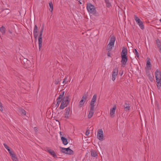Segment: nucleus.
<instances>
[{
  "label": "nucleus",
  "mask_w": 161,
  "mask_h": 161,
  "mask_svg": "<svg viewBox=\"0 0 161 161\" xmlns=\"http://www.w3.org/2000/svg\"><path fill=\"white\" fill-rule=\"evenodd\" d=\"M91 156L94 157H96L97 156V154L96 152L94 150H92L91 152Z\"/></svg>",
  "instance_id": "24"
},
{
  "label": "nucleus",
  "mask_w": 161,
  "mask_h": 161,
  "mask_svg": "<svg viewBox=\"0 0 161 161\" xmlns=\"http://www.w3.org/2000/svg\"><path fill=\"white\" fill-rule=\"evenodd\" d=\"M47 151L53 157L55 158L57 157L56 155L53 150L48 148L47 149Z\"/></svg>",
  "instance_id": "16"
},
{
  "label": "nucleus",
  "mask_w": 161,
  "mask_h": 161,
  "mask_svg": "<svg viewBox=\"0 0 161 161\" xmlns=\"http://www.w3.org/2000/svg\"><path fill=\"white\" fill-rule=\"evenodd\" d=\"M150 61L149 60H147V68L149 69V68L150 67Z\"/></svg>",
  "instance_id": "30"
},
{
  "label": "nucleus",
  "mask_w": 161,
  "mask_h": 161,
  "mask_svg": "<svg viewBox=\"0 0 161 161\" xmlns=\"http://www.w3.org/2000/svg\"><path fill=\"white\" fill-rule=\"evenodd\" d=\"M61 140L63 144L64 145H67L68 143L67 139L64 137H61Z\"/></svg>",
  "instance_id": "18"
},
{
  "label": "nucleus",
  "mask_w": 161,
  "mask_h": 161,
  "mask_svg": "<svg viewBox=\"0 0 161 161\" xmlns=\"http://www.w3.org/2000/svg\"><path fill=\"white\" fill-rule=\"evenodd\" d=\"M97 136V138L100 140H103V133L102 130H100L98 131Z\"/></svg>",
  "instance_id": "10"
},
{
  "label": "nucleus",
  "mask_w": 161,
  "mask_h": 161,
  "mask_svg": "<svg viewBox=\"0 0 161 161\" xmlns=\"http://www.w3.org/2000/svg\"><path fill=\"white\" fill-rule=\"evenodd\" d=\"M46 161H53L50 159H47Z\"/></svg>",
  "instance_id": "37"
},
{
  "label": "nucleus",
  "mask_w": 161,
  "mask_h": 161,
  "mask_svg": "<svg viewBox=\"0 0 161 161\" xmlns=\"http://www.w3.org/2000/svg\"><path fill=\"white\" fill-rule=\"evenodd\" d=\"M86 96H83L81 98V100L80 101L79 103V106L80 107H82L86 100Z\"/></svg>",
  "instance_id": "13"
},
{
  "label": "nucleus",
  "mask_w": 161,
  "mask_h": 161,
  "mask_svg": "<svg viewBox=\"0 0 161 161\" xmlns=\"http://www.w3.org/2000/svg\"><path fill=\"white\" fill-rule=\"evenodd\" d=\"M59 134H60V131L59 132Z\"/></svg>",
  "instance_id": "41"
},
{
  "label": "nucleus",
  "mask_w": 161,
  "mask_h": 161,
  "mask_svg": "<svg viewBox=\"0 0 161 161\" xmlns=\"http://www.w3.org/2000/svg\"><path fill=\"white\" fill-rule=\"evenodd\" d=\"M59 108H60V106L59 107Z\"/></svg>",
  "instance_id": "42"
},
{
  "label": "nucleus",
  "mask_w": 161,
  "mask_h": 161,
  "mask_svg": "<svg viewBox=\"0 0 161 161\" xmlns=\"http://www.w3.org/2000/svg\"><path fill=\"white\" fill-rule=\"evenodd\" d=\"M105 2L106 3V5L107 7H109L111 6V4L109 3L108 0H106Z\"/></svg>",
  "instance_id": "31"
},
{
  "label": "nucleus",
  "mask_w": 161,
  "mask_h": 161,
  "mask_svg": "<svg viewBox=\"0 0 161 161\" xmlns=\"http://www.w3.org/2000/svg\"><path fill=\"white\" fill-rule=\"evenodd\" d=\"M3 145L5 148L7 149L8 151H9V150H10L9 147L5 143H4Z\"/></svg>",
  "instance_id": "32"
},
{
  "label": "nucleus",
  "mask_w": 161,
  "mask_h": 161,
  "mask_svg": "<svg viewBox=\"0 0 161 161\" xmlns=\"http://www.w3.org/2000/svg\"><path fill=\"white\" fill-rule=\"evenodd\" d=\"M95 111V108L90 107V109L89 113L88 115V118L90 119L93 116Z\"/></svg>",
  "instance_id": "14"
},
{
  "label": "nucleus",
  "mask_w": 161,
  "mask_h": 161,
  "mask_svg": "<svg viewBox=\"0 0 161 161\" xmlns=\"http://www.w3.org/2000/svg\"><path fill=\"white\" fill-rule=\"evenodd\" d=\"M60 103V95L57 99V104H56L55 107L57 108Z\"/></svg>",
  "instance_id": "22"
},
{
  "label": "nucleus",
  "mask_w": 161,
  "mask_h": 161,
  "mask_svg": "<svg viewBox=\"0 0 161 161\" xmlns=\"http://www.w3.org/2000/svg\"><path fill=\"white\" fill-rule=\"evenodd\" d=\"M65 112L64 114L65 118L68 119L69 117V115L70 111V108H67L65 109Z\"/></svg>",
  "instance_id": "17"
},
{
  "label": "nucleus",
  "mask_w": 161,
  "mask_h": 161,
  "mask_svg": "<svg viewBox=\"0 0 161 161\" xmlns=\"http://www.w3.org/2000/svg\"><path fill=\"white\" fill-rule=\"evenodd\" d=\"M135 19L139 26L142 30H143L144 26L143 22L140 19L137 17L136 15H135Z\"/></svg>",
  "instance_id": "7"
},
{
  "label": "nucleus",
  "mask_w": 161,
  "mask_h": 161,
  "mask_svg": "<svg viewBox=\"0 0 161 161\" xmlns=\"http://www.w3.org/2000/svg\"><path fill=\"white\" fill-rule=\"evenodd\" d=\"M155 75L157 86L158 88L159 89L161 87V73L158 69H157L155 72Z\"/></svg>",
  "instance_id": "2"
},
{
  "label": "nucleus",
  "mask_w": 161,
  "mask_h": 161,
  "mask_svg": "<svg viewBox=\"0 0 161 161\" xmlns=\"http://www.w3.org/2000/svg\"><path fill=\"white\" fill-rule=\"evenodd\" d=\"M64 91L62 92V94L63 96L64 95Z\"/></svg>",
  "instance_id": "38"
},
{
  "label": "nucleus",
  "mask_w": 161,
  "mask_h": 161,
  "mask_svg": "<svg viewBox=\"0 0 161 161\" xmlns=\"http://www.w3.org/2000/svg\"><path fill=\"white\" fill-rule=\"evenodd\" d=\"M90 133V131L89 130H87L86 133V136H88Z\"/></svg>",
  "instance_id": "34"
},
{
  "label": "nucleus",
  "mask_w": 161,
  "mask_h": 161,
  "mask_svg": "<svg viewBox=\"0 0 161 161\" xmlns=\"http://www.w3.org/2000/svg\"><path fill=\"white\" fill-rule=\"evenodd\" d=\"M97 99V95H94L92 98L90 103V106L91 108H95V103L96 102Z\"/></svg>",
  "instance_id": "11"
},
{
  "label": "nucleus",
  "mask_w": 161,
  "mask_h": 161,
  "mask_svg": "<svg viewBox=\"0 0 161 161\" xmlns=\"http://www.w3.org/2000/svg\"><path fill=\"white\" fill-rule=\"evenodd\" d=\"M38 31V27L36 25L34 28L33 33L35 36H37V33Z\"/></svg>",
  "instance_id": "23"
},
{
  "label": "nucleus",
  "mask_w": 161,
  "mask_h": 161,
  "mask_svg": "<svg viewBox=\"0 0 161 161\" xmlns=\"http://www.w3.org/2000/svg\"><path fill=\"white\" fill-rule=\"evenodd\" d=\"M17 112L22 115H25L26 114L25 111L22 108H18Z\"/></svg>",
  "instance_id": "15"
},
{
  "label": "nucleus",
  "mask_w": 161,
  "mask_h": 161,
  "mask_svg": "<svg viewBox=\"0 0 161 161\" xmlns=\"http://www.w3.org/2000/svg\"><path fill=\"white\" fill-rule=\"evenodd\" d=\"M69 98L68 97H64L61 103V109H63L64 107H66L69 104Z\"/></svg>",
  "instance_id": "5"
},
{
  "label": "nucleus",
  "mask_w": 161,
  "mask_h": 161,
  "mask_svg": "<svg viewBox=\"0 0 161 161\" xmlns=\"http://www.w3.org/2000/svg\"><path fill=\"white\" fill-rule=\"evenodd\" d=\"M61 151L65 154L69 155H72L74 153L73 151L69 147L67 148L61 147Z\"/></svg>",
  "instance_id": "6"
},
{
  "label": "nucleus",
  "mask_w": 161,
  "mask_h": 161,
  "mask_svg": "<svg viewBox=\"0 0 161 161\" xmlns=\"http://www.w3.org/2000/svg\"><path fill=\"white\" fill-rule=\"evenodd\" d=\"M43 32V28H42L40 31V34L38 39V44L39 48V50H40L42 47V35Z\"/></svg>",
  "instance_id": "8"
},
{
  "label": "nucleus",
  "mask_w": 161,
  "mask_h": 161,
  "mask_svg": "<svg viewBox=\"0 0 161 161\" xmlns=\"http://www.w3.org/2000/svg\"><path fill=\"white\" fill-rule=\"evenodd\" d=\"M124 107L125 109V111H127L130 110V107L129 106V105L127 104H125L124 105Z\"/></svg>",
  "instance_id": "26"
},
{
  "label": "nucleus",
  "mask_w": 161,
  "mask_h": 161,
  "mask_svg": "<svg viewBox=\"0 0 161 161\" xmlns=\"http://www.w3.org/2000/svg\"><path fill=\"white\" fill-rule=\"evenodd\" d=\"M115 38L114 36H110L109 42L107 46V49L108 52L110 51L114 47Z\"/></svg>",
  "instance_id": "3"
},
{
  "label": "nucleus",
  "mask_w": 161,
  "mask_h": 161,
  "mask_svg": "<svg viewBox=\"0 0 161 161\" xmlns=\"http://www.w3.org/2000/svg\"><path fill=\"white\" fill-rule=\"evenodd\" d=\"M0 31L3 34H4L5 32V27L2 26L0 28Z\"/></svg>",
  "instance_id": "29"
},
{
  "label": "nucleus",
  "mask_w": 161,
  "mask_h": 161,
  "mask_svg": "<svg viewBox=\"0 0 161 161\" xmlns=\"http://www.w3.org/2000/svg\"><path fill=\"white\" fill-rule=\"evenodd\" d=\"M59 127H60V123L59 122Z\"/></svg>",
  "instance_id": "39"
},
{
  "label": "nucleus",
  "mask_w": 161,
  "mask_h": 161,
  "mask_svg": "<svg viewBox=\"0 0 161 161\" xmlns=\"http://www.w3.org/2000/svg\"><path fill=\"white\" fill-rule=\"evenodd\" d=\"M116 108V106H114L113 108H111L110 109V116L112 118L114 117V114L115 113Z\"/></svg>",
  "instance_id": "12"
},
{
  "label": "nucleus",
  "mask_w": 161,
  "mask_h": 161,
  "mask_svg": "<svg viewBox=\"0 0 161 161\" xmlns=\"http://www.w3.org/2000/svg\"><path fill=\"white\" fill-rule=\"evenodd\" d=\"M127 49L124 47H123L121 53V63L122 66H124L126 65V62L128 61L127 56Z\"/></svg>",
  "instance_id": "1"
},
{
  "label": "nucleus",
  "mask_w": 161,
  "mask_h": 161,
  "mask_svg": "<svg viewBox=\"0 0 161 161\" xmlns=\"http://www.w3.org/2000/svg\"><path fill=\"white\" fill-rule=\"evenodd\" d=\"M9 154H10V155L11 156V157L13 155H14L15 154L12 152V151H11L10 150H9V151H8Z\"/></svg>",
  "instance_id": "33"
},
{
  "label": "nucleus",
  "mask_w": 161,
  "mask_h": 161,
  "mask_svg": "<svg viewBox=\"0 0 161 161\" xmlns=\"http://www.w3.org/2000/svg\"><path fill=\"white\" fill-rule=\"evenodd\" d=\"M11 157L13 161H19L17 158L15 154L13 155Z\"/></svg>",
  "instance_id": "27"
},
{
  "label": "nucleus",
  "mask_w": 161,
  "mask_h": 161,
  "mask_svg": "<svg viewBox=\"0 0 161 161\" xmlns=\"http://www.w3.org/2000/svg\"><path fill=\"white\" fill-rule=\"evenodd\" d=\"M118 69L117 68L114 69L112 72V80L113 81H114L118 75Z\"/></svg>",
  "instance_id": "9"
},
{
  "label": "nucleus",
  "mask_w": 161,
  "mask_h": 161,
  "mask_svg": "<svg viewBox=\"0 0 161 161\" xmlns=\"http://www.w3.org/2000/svg\"><path fill=\"white\" fill-rule=\"evenodd\" d=\"M107 55L108 56L110 57V53H107Z\"/></svg>",
  "instance_id": "36"
},
{
  "label": "nucleus",
  "mask_w": 161,
  "mask_h": 161,
  "mask_svg": "<svg viewBox=\"0 0 161 161\" xmlns=\"http://www.w3.org/2000/svg\"><path fill=\"white\" fill-rule=\"evenodd\" d=\"M159 21L161 22V19H159Z\"/></svg>",
  "instance_id": "40"
},
{
  "label": "nucleus",
  "mask_w": 161,
  "mask_h": 161,
  "mask_svg": "<svg viewBox=\"0 0 161 161\" xmlns=\"http://www.w3.org/2000/svg\"><path fill=\"white\" fill-rule=\"evenodd\" d=\"M68 81V76H66L65 78L63 80L62 82V83L63 84V85L62 86L61 85V89L63 88L62 86H64L66 84Z\"/></svg>",
  "instance_id": "20"
},
{
  "label": "nucleus",
  "mask_w": 161,
  "mask_h": 161,
  "mask_svg": "<svg viewBox=\"0 0 161 161\" xmlns=\"http://www.w3.org/2000/svg\"><path fill=\"white\" fill-rule=\"evenodd\" d=\"M157 42L158 44V47H159L161 45V43H160V42H159V41L157 40Z\"/></svg>",
  "instance_id": "35"
},
{
  "label": "nucleus",
  "mask_w": 161,
  "mask_h": 161,
  "mask_svg": "<svg viewBox=\"0 0 161 161\" xmlns=\"http://www.w3.org/2000/svg\"><path fill=\"white\" fill-rule=\"evenodd\" d=\"M133 52L135 54L136 57H137L138 58H139V56L137 50L136 49H134L133 50Z\"/></svg>",
  "instance_id": "28"
},
{
  "label": "nucleus",
  "mask_w": 161,
  "mask_h": 161,
  "mask_svg": "<svg viewBox=\"0 0 161 161\" xmlns=\"http://www.w3.org/2000/svg\"><path fill=\"white\" fill-rule=\"evenodd\" d=\"M87 9L90 14H96V10L95 6L92 4L89 3L86 4Z\"/></svg>",
  "instance_id": "4"
},
{
  "label": "nucleus",
  "mask_w": 161,
  "mask_h": 161,
  "mask_svg": "<svg viewBox=\"0 0 161 161\" xmlns=\"http://www.w3.org/2000/svg\"><path fill=\"white\" fill-rule=\"evenodd\" d=\"M60 103V95L57 99V104H56L55 107L57 108Z\"/></svg>",
  "instance_id": "21"
},
{
  "label": "nucleus",
  "mask_w": 161,
  "mask_h": 161,
  "mask_svg": "<svg viewBox=\"0 0 161 161\" xmlns=\"http://www.w3.org/2000/svg\"><path fill=\"white\" fill-rule=\"evenodd\" d=\"M49 5L50 7L49 10L51 12H52L53 10V3L52 2H49Z\"/></svg>",
  "instance_id": "25"
},
{
  "label": "nucleus",
  "mask_w": 161,
  "mask_h": 161,
  "mask_svg": "<svg viewBox=\"0 0 161 161\" xmlns=\"http://www.w3.org/2000/svg\"><path fill=\"white\" fill-rule=\"evenodd\" d=\"M24 61L26 62V63H25V67L27 68L31 66V64L30 61L27 60L26 59H25Z\"/></svg>",
  "instance_id": "19"
}]
</instances>
